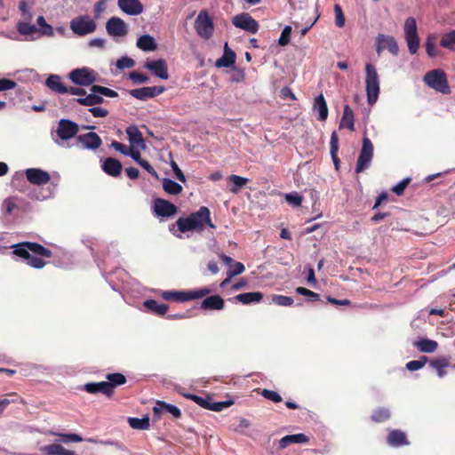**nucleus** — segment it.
<instances>
[{"label": "nucleus", "instance_id": "obj_1", "mask_svg": "<svg viewBox=\"0 0 455 455\" xmlns=\"http://www.w3.org/2000/svg\"><path fill=\"white\" fill-rule=\"evenodd\" d=\"M12 247L13 253L26 259L27 264L34 268H43L46 264L39 256L45 258L52 256L50 250L36 243L24 242Z\"/></svg>", "mask_w": 455, "mask_h": 455}, {"label": "nucleus", "instance_id": "obj_2", "mask_svg": "<svg viewBox=\"0 0 455 455\" xmlns=\"http://www.w3.org/2000/svg\"><path fill=\"white\" fill-rule=\"evenodd\" d=\"M210 210L202 206L196 212L191 213L187 218H180L176 224L180 232H187L191 230H203L205 225L211 228H215V225L211 220Z\"/></svg>", "mask_w": 455, "mask_h": 455}, {"label": "nucleus", "instance_id": "obj_3", "mask_svg": "<svg viewBox=\"0 0 455 455\" xmlns=\"http://www.w3.org/2000/svg\"><path fill=\"white\" fill-rule=\"evenodd\" d=\"M78 132L79 126L76 123L68 119H60L52 136L59 147L68 148V140L75 137Z\"/></svg>", "mask_w": 455, "mask_h": 455}, {"label": "nucleus", "instance_id": "obj_4", "mask_svg": "<svg viewBox=\"0 0 455 455\" xmlns=\"http://www.w3.org/2000/svg\"><path fill=\"white\" fill-rule=\"evenodd\" d=\"M365 72L367 101L370 105H373L377 101L379 94V78L377 69L371 63L365 65Z\"/></svg>", "mask_w": 455, "mask_h": 455}, {"label": "nucleus", "instance_id": "obj_5", "mask_svg": "<svg viewBox=\"0 0 455 455\" xmlns=\"http://www.w3.org/2000/svg\"><path fill=\"white\" fill-rule=\"evenodd\" d=\"M423 81L427 86L435 90L436 92H442L443 94H449L451 92L446 75L442 69H434L427 72L424 76Z\"/></svg>", "mask_w": 455, "mask_h": 455}, {"label": "nucleus", "instance_id": "obj_6", "mask_svg": "<svg viewBox=\"0 0 455 455\" xmlns=\"http://www.w3.org/2000/svg\"><path fill=\"white\" fill-rule=\"evenodd\" d=\"M96 21L89 15H80L73 18L70 21L71 31L79 36H84L95 32Z\"/></svg>", "mask_w": 455, "mask_h": 455}, {"label": "nucleus", "instance_id": "obj_7", "mask_svg": "<svg viewBox=\"0 0 455 455\" xmlns=\"http://www.w3.org/2000/svg\"><path fill=\"white\" fill-rule=\"evenodd\" d=\"M195 29L203 39H210L214 32L212 19L206 11H201L195 20Z\"/></svg>", "mask_w": 455, "mask_h": 455}, {"label": "nucleus", "instance_id": "obj_8", "mask_svg": "<svg viewBox=\"0 0 455 455\" xmlns=\"http://www.w3.org/2000/svg\"><path fill=\"white\" fill-rule=\"evenodd\" d=\"M404 35L409 52L415 54L419 47L417 23L414 18L409 17L404 22Z\"/></svg>", "mask_w": 455, "mask_h": 455}, {"label": "nucleus", "instance_id": "obj_9", "mask_svg": "<svg viewBox=\"0 0 455 455\" xmlns=\"http://www.w3.org/2000/svg\"><path fill=\"white\" fill-rule=\"evenodd\" d=\"M373 156V145L367 137L363 138L359 157L357 159L355 172L359 173L369 168Z\"/></svg>", "mask_w": 455, "mask_h": 455}, {"label": "nucleus", "instance_id": "obj_10", "mask_svg": "<svg viewBox=\"0 0 455 455\" xmlns=\"http://www.w3.org/2000/svg\"><path fill=\"white\" fill-rule=\"evenodd\" d=\"M68 77L76 84L87 86L96 81V72L92 68L84 67L72 70Z\"/></svg>", "mask_w": 455, "mask_h": 455}, {"label": "nucleus", "instance_id": "obj_11", "mask_svg": "<svg viewBox=\"0 0 455 455\" xmlns=\"http://www.w3.org/2000/svg\"><path fill=\"white\" fill-rule=\"evenodd\" d=\"M106 30L110 36L120 38L128 34V26L121 18L111 17L106 22Z\"/></svg>", "mask_w": 455, "mask_h": 455}, {"label": "nucleus", "instance_id": "obj_12", "mask_svg": "<svg viewBox=\"0 0 455 455\" xmlns=\"http://www.w3.org/2000/svg\"><path fill=\"white\" fill-rule=\"evenodd\" d=\"M384 50H387L390 53L396 56L399 52V47L394 36L379 34L376 37V51L378 54H380Z\"/></svg>", "mask_w": 455, "mask_h": 455}, {"label": "nucleus", "instance_id": "obj_13", "mask_svg": "<svg viewBox=\"0 0 455 455\" xmlns=\"http://www.w3.org/2000/svg\"><path fill=\"white\" fill-rule=\"evenodd\" d=\"M233 24L235 27L251 33H256L259 29L258 22L248 13H242L235 16L233 19Z\"/></svg>", "mask_w": 455, "mask_h": 455}, {"label": "nucleus", "instance_id": "obj_14", "mask_svg": "<svg viewBox=\"0 0 455 455\" xmlns=\"http://www.w3.org/2000/svg\"><path fill=\"white\" fill-rule=\"evenodd\" d=\"M25 174L31 184L37 186L47 184L51 180L50 174L39 168L27 169Z\"/></svg>", "mask_w": 455, "mask_h": 455}, {"label": "nucleus", "instance_id": "obj_15", "mask_svg": "<svg viewBox=\"0 0 455 455\" xmlns=\"http://www.w3.org/2000/svg\"><path fill=\"white\" fill-rule=\"evenodd\" d=\"M154 211L157 216L171 217L177 212V207L167 200L157 198L154 202Z\"/></svg>", "mask_w": 455, "mask_h": 455}, {"label": "nucleus", "instance_id": "obj_16", "mask_svg": "<svg viewBox=\"0 0 455 455\" xmlns=\"http://www.w3.org/2000/svg\"><path fill=\"white\" fill-rule=\"evenodd\" d=\"M145 68L153 72L156 76L161 79L167 80L169 78L167 65L165 60L163 59L147 61L145 63Z\"/></svg>", "mask_w": 455, "mask_h": 455}, {"label": "nucleus", "instance_id": "obj_17", "mask_svg": "<svg viewBox=\"0 0 455 455\" xmlns=\"http://www.w3.org/2000/svg\"><path fill=\"white\" fill-rule=\"evenodd\" d=\"M118 7L128 15H139L143 12V5L140 0H118Z\"/></svg>", "mask_w": 455, "mask_h": 455}, {"label": "nucleus", "instance_id": "obj_18", "mask_svg": "<svg viewBox=\"0 0 455 455\" xmlns=\"http://www.w3.org/2000/svg\"><path fill=\"white\" fill-rule=\"evenodd\" d=\"M77 140L83 145L84 148L92 150L99 148L102 143L100 136L92 132L79 135Z\"/></svg>", "mask_w": 455, "mask_h": 455}, {"label": "nucleus", "instance_id": "obj_19", "mask_svg": "<svg viewBox=\"0 0 455 455\" xmlns=\"http://www.w3.org/2000/svg\"><path fill=\"white\" fill-rule=\"evenodd\" d=\"M126 133L131 143V148H138L141 149L146 148V143L144 141L141 132L138 127L132 125L126 129Z\"/></svg>", "mask_w": 455, "mask_h": 455}, {"label": "nucleus", "instance_id": "obj_20", "mask_svg": "<svg viewBox=\"0 0 455 455\" xmlns=\"http://www.w3.org/2000/svg\"><path fill=\"white\" fill-rule=\"evenodd\" d=\"M84 390L90 394L102 393L108 396L112 395V386L106 381L86 383Z\"/></svg>", "mask_w": 455, "mask_h": 455}, {"label": "nucleus", "instance_id": "obj_21", "mask_svg": "<svg viewBox=\"0 0 455 455\" xmlns=\"http://www.w3.org/2000/svg\"><path fill=\"white\" fill-rule=\"evenodd\" d=\"M40 451L44 455H76L74 451L68 450L58 443L44 445Z\"/></svg>", "mask_w": 455, "mask_h": 455}, {"label": "nucleus", "instance_id": "obj_22", "mask_svg": "<svg viewBox=\"0 0 455 455\" xmlns=\"http://www.w3.org/2000/svg\"><path fill=\"white\" fill-rule=\"evenodd\" d=\"M313 111L317 113V119L320 121H325L328 117V107L326 100L323 94L318 95L315 98L313 104Z\"/></svg>", "mask_w": 455, "mask_h": 455}, {"label": "nucleus", "instance_id": "obj_23", "mask_svg": "<svg viewBox=\"0 0 455 455\" xmlns=\"http://www.w3.org/2000/svg\"><path fill=\"white\" fill-rule=\"evenodd\" d=\"M104 172L112 177H117L122 172V164L112 157L107 158L101 166Z\"/></svg>", "mask_w": 455, "mask_h": 455}, {"label": "nucleus", "instance_id": "obj_24", "mask_svg": "<svg viewBox=\"0 0 455 455\" xmlns=\"http://www.w3.org/2000/svg\"><path fill=\"white\" fill-rule=\"evenodd\" d=\"M224 307V300L219 295L205 298L201 303V308L205 310H220Z\"/></svg>", "mask_w": 455, "mask_h": 455}, {"label": "nucleus", "instance_id": "obj_25", "mask_svg": "<svg viewBox=\"0 0 455 455\" xmlns=\"http://www.w3.org/2000/svg\"><path fill=\"white\" fill-rule=\"evenodd\" d=\"M45 84L50 90L57 93H68V87L62 84L60 76L58 75H50Z\"/></svg>", "mask_w": 455, "mask_h": 455}, {"label": "nucleus", "instance_id": "obj_26", "mask_svg": "<svg viewBox=\"0 0 455 455\" xmlns=\"http://www.w3.org/2000/svg\"><path fill=\"white\" fill-rule=\"evenodd\" d=\"M136 46L144 52H154L157 49L155 38L149 35H143L137 39Z\"/></svg>", "mask_w": 455, "mask_h": 455}, {"label": "nucleus", "instance_id": "obj_27", "mask_svg": "<svg viewBox=\"0 0 455 455\" xmlns=\"http://www.w3.org/2000/svg\"><path fill=\"white\" fill-rule=\"evenodd\" d=\"M343 128H347L352 132L355 130L354 112L348 105L344 107L343 116L339 122V129Z\"/></svg>", "mask_w": 455, "mask_h": 455}, {"label": "nucleus", "instance_id": "obj_28", "mask_svg": "<svg viewBox=\"0 0 455 455\" xmlns=\"http://www.w3.org/2000/svg\"><path fill=\"white\" fill-rule=\"evenodd\" d=\"M308 442V437L304 434H295L285 435L279 441L280 449H284L291 443H306Z\"/></svg>", "mask_w": 455, "mask_h": 455}, {"label": "nucleus", "instance_id": "obj_29", "mask_svg": "<svg viewBox=\"0 0 455 455\" xmlns=\"http://www.w3.org/2000/svg\"><path fill=\"white\" fill-rule=\"evenodd\" d=\"M387 443L392 447H399L409 444L406 435L400 430H393L387 436Z\"/></svg>", "mask_w": 455, "mask_h": 455}, {"label": "nucleus", "instance_id": "obj_30", "mask_svg": "<svg viewBox=\"0 0 455 455\" xmlns=\"http://www.w3.org/2000/svg\"><path fill=\"white\" fill-rule=\"evenodd\" d=\"M235 61V52L228 48V44L225 45L224 54L221 58L217 60L216 66L219 68H228L231 67Z\"/></svg>", "mask_w": 455, "mask_h": 455}, {"label": "nucleus", "instance_id": "obj_31", "mask_svg": "<svg viewBox=\"0 0 455 455\" xmlns=\"http://www.w3.org/2000/svg\"><path fill=\"white\" fill-rule=\"evenodd\" d=\"M34 2L28 4L26 0H21L19 4L20 12V21H31L34 19L33 12Z\"/></svg>", "mask_w": 455, "mask_h": 455}, {"label": "nucleus", "instance_id": "obj_32", "mask_svg": "<svg viewBox=\"0 0 455 455\" xmlns=\"http://www.w3.org/2000/svg\"><path fill=\"white\" fill-rule=\"evenodd\" d=\"M414 346L423 353H433L438 347L436 341L428 339H419L414 343Z\"/></svg>", "mask_w": 455, "mask_h": 455}, {"label": "nucleus", "instance_id": "obj_33", "mask_svg": "<svg viewBox=\"0 0 455 455\" xmlns=\"http://www.w3.org/2000/svg\"><path fill=\"white\" fill-rule=\"evenodd\" d=\"M228 180L232 183L229 190L234 194L238 193L241 188H243L249 181L247 178H243L235 174L228 176Z\"/></svg>", "mask_w": 455, "mask_h": 455}, {"label": "nucleus", "instance_id": "obj_34", "mask_svg": "<svg viewBox=\"0 0 455 455\" xmlns=\"http://www.w3.org/2000/svg\"><path fill=\"white\" fill-rule=\"evenodd\" d=\"M76 101L83 106L94 107L95 105L102 103L103 98L98 95V92H92L85 97L78 98Z\"/></svg>", "mask_w": 455, "mask_h": 455}, {"label": "nucleus", "instance_id": "obj_35", "mask_svg": "<svg viewBox=\"0 0 455 455\" xmlns=\"http://www.w3.org/2000/svg\"><path fill=\"white\" fill-rule=\"evenodd\" d=\"M144 306L150 312H153L158 315H165L168 310V306L166 304H159L157 301L154 299L146 300L144 302Z\"/></svg>", "mask_w": 455, "mask_h": 455}, {"label": "nucleus", "instance_id": "obj_36", "mask_svg": "<svg viewBox=\"0 0 455 455\" xmlns=\"http://www.w3.org/2000/svg\"><path fill=\"white\" fill-rule=\"evenodd\" d=\"M262 298V293L259 291L241 293L235 297V299L243 304L259 302Z\"/></svg>", "mask_w": 455, "mask_h": 455}, {"label": "nucleus", "instance_id": "obj_37", "mask_svg": "<svg viewBox=\"0 0 455 455\" xmlns=\"http://www.w3.org/2000/svg\"><path fill=\"white\" fill-rule=\"evenodd\" d=\"M449 359L441 357L433 360L430 363V366L437 371V375L439 378H443L446 375L445 368L449 366Z\"/></svg>", "mask_w": 455, "mask_h": 455}, {"label": "nucleus", "instance_id": "obj_38", "mask_svg": "<svg viewBox=\"0 0 455 455\" xmlns=\"http://www.w3.org/2000/svg\"><path fill=\"white\" fill-rule=\"evenodd\" d=\"M163 188L170 195H179L182 191V187L171 179L163 180Z\"/></svg>", "mask_w": 455, "mask_h": 455}, {"label": "nucleus", "instance_id": "obj_39", "mask_svg": "<svg viewBox=\"0 0 455 455\" xmlns=\"http://www.w3.org/2000/svg\"><path fill=\"white\" fill-rule=\"evenodd\" d=\"M128 423L132 428L140 429V430L148 429V427L150 426L148 417H144L142 419L129 418Z\"/></svg>", "mask_w": 455, "mask_h": 455}, {"label": "nucleus", "instance_id": "obj_40", "mask_svg": "<svg viewBox=\"0 0 455 455\" xmlns=\"http://www.w3.org/2000/svg\"><path fill=\"white\" fill-rule=\"evenodd\" d=\"M159 410L161 411H164L172 414L174 418H180L181 415L180 410L175 405L166 403L164 402H158ZM154 411L156 412L158 408H154Z\"/></svg>", "mask_w": 455, "mask_h": 455}, {"label": "nucleus", "instance_id": "obj_41", "mask_svg": "<svg viewBox=\"0 0 455 455\" xmlns=\"http://www.w3.org/2000/svg\"><path fill=\"white\" fill-rule=\"evenodd\" d=\"M440 44L448 50L455 52V29L443 36Z\"/></svg>", "mask_w": 455, "mask_h": 455}, {"label": "nucleus", "instance_id": "obj_42", "mask_svg": "<svg viewBox=\"0 0 455 455\" xmlns=\"http://www.w3.org/2000/svg\"><path fill=\"white\" fill-rule=\"evenodd\" d=\"M31 21H19L17 23V30L22 36H30L37 31L35 25Z\"/></svg>", "mask_w": 455, "mask_h": 455}, {"label": "nucleus", "instance_id": "obj_43", "mask_svg": "<svg viewBox=\"0 0 455 455\" xmlns=\"http://www.w3.org/2000/svg\"><path fill=\"white\" fill-rule=\"evenodd\" d=\"M210 292H211V290L207 287L187 291H186V301L204 298V296L208 295Z\"/></svg>", "mask_w": 455, "mask_h": 455}, {"label": "nucleus", "instance_id": "obj_44", "mask_svg": "<svg viewBox=\"0 0 455 455\" xmlns=\"http://www.w3.org/2000/svg\"><path fill=\"white\" fill-rule=\"evenodd\" d=\"M162 298L165 300L186 301V291H165L162 292Z\"/></svg>", "mask_w": 455, "mask_h": 455}, {"label": "nucleus", "instance_id": "obj_45", "mask_svg": "<svg viewBox=\"0 0 455 455\" xmlns=\"http://www.w3.org/2000/svg\"><path fill=\"white\" fill-rule=\"evenodd\" d=\"M107 384H110L112 386V392L116 386L123 385L126 382L125 377L121 373H109L107 375Z\"/></svg>", "mask_w": 455, "mask_h": 455}, {"label": "nucleus", "instance_id": "obj_46", "mask_svg": "<svg viewBox=\"0 0 455 455\" xmlns=\"http://www.w3.org/2000/svg\"><path fill=\"white\" fill-rule=\"evenodd\" d=\"M130 94L141 100H147L148 99L152 98L150 94L149 87H142L138 89H133L130 91Z\"/></svg>", "mask_w": 455, "mask_h": 455}, {"label": "nucleus", "instance_id": "obj_47", "mask_svg": "<svg viewBox=\"0 0 455 455\" xmlns=\"http://www.w3.org/2000/svg\"><path fill=\"white\" fill-rule=\"evenodd\" d=\"M271 300L274 304L281 307H290L293 304V299L284 295H273Z\"/></svg>", "mask_w": 455, "mask_h": 455}, {"label": "nucleus", "instance_id": "obj_48", "mask_svg": "<svg viewBox=\"0 0 455 455\" xmlns=\"http://www.w3.org/2000/svg\"><path fill=\"white\" fill-rule=\"evenodd\" d=\"M91 92H98V95H100L101 97L106 96L109 98H115L117 96L116 92L100 85H92L91 88Z\"/></svg>", "mask_w": 455, "mask_h": 455}, {"label": "nucleus", "instance_id": "obj_49", "mask_svg": "<svg viewBox=\"0 0 455 455\" xmlns=\"http://www.w3.org/2000/svg\"><path fill=\"white\" fill-rule=\"evenodd\" d=\"M338 134L336 132H333L331 136V154L333 160V163L335 164L336 169H338V158H337V152H338Z\"/></svg>", "mask_w": 455, "mask_h": 455}, {"label": "nucleus", "instance_id": "obj_50", "mask_svg": "<svg viewBox=\"0 0 455 455\" xmlns=\"http://www.w3.org/2000/svg\"><path fill=\"white\" fill-rule=\"evenodd\" d=\"M2 209L5 214L12 215L17 209L15 199L12 197L4 199L2 204Z\"/></svg>", "mask_w": 455, "mask_h": 455}, {"label": "nucleus", "instance_id": "obj_51", "mask_svg": "<svg viewBox=\"0 0 455 455\" xmlns=\"http://www.w3.org/2000/svg\"><path fill=\"white\" fill-rule=\"evenodd\" d=\"M52 435L60 436L63 443H78L83 441L82 436L77 434H61L52 432Z\"/></svg>", "mask_w": 455, "mask_h": 455}, {"label": "nucleus", "instance_id": "obj_52", "mask_svg": "<svg viewBox=\"0 0 455 455\" xmlns=\"http://www.w3.org/2000/svg\"><path fill=\"white\" fill-rule=\"evenodd\" d=\"M427 362V358L426 356H422L419 360H413V361L408 362L406 363V369L409 371H411L419 370L426 364Z\"/></svg>", "mask_w": 455, "mask_h": 455}, {"label": "nucleus", "instance_id": "obj_53", "mask_svg": "<svg viewBox=\"0 0 455 455\" xmlns=\"http://www.w3.org/2000/svg\"><path fill=\"white\" fill-rule=\"evenodd\" d=\"M286 202L292 206H299L303 201V197L297 192L285 195Z\"/></svg>", "mask_w": 455, "mask_h": 455}, {"label": "nucleus", "instance_id": "obj_54", "mask_svg": "<svg viewBox=\"0 0 455 455\" xmlns=\"http://www.w3.org/2000/svg\"><path fill=\"white\" fill-rule=\"evenodd\" d=\"M244 266L241 262H234L230 265L228 271L227 272V275L229 277H234L235 275H240L244 271Z\"/></svg>", "mask_w": 455, "mask_h": 455}, {"label": "nucleus", "instance_id": "obj_55", "mask_svg": "<svg viewBox=\"0 0 455 455\" xmlns=\"http://www.w3.org/2000/svg\"><path fill=\"white\" fill-rule=\"evenodd\" d=\"M390 417L387 409H379L375 411L371 416L372 419L376 422H382Z\"/></svg>", "mask_w": 455, "mask_h": 455}, {"label": "nucleus", "instance_id": "obj_56", "mask_svg": "<svg viewBox=\"0 0 455 455\" xmlns=\"http://www.w3.org/2000/svg\"><path fill=\"white\" fill-rule=\"evenodd\" d=\"M116 65L119 69L130 68L135 65V61L132 58L125 56L118 59Z\"/></svg>", "mask_w": 455, "mask_h": 455}, {"label": "nucleus", "instance_id": "obj_57", "mask_svg": "<svg viewBox=\"0 0 455 455\" xmlns=\"http://www.w3.org/2000/svg\"><path fill=\"white\" fill-rule=\"evenodd\" d=\"M335 12V24L339 28H342L345 25V17L341 7L339 4L334 6Z\"/></svg>", "mask_w": 455, "mask_h": 455}, {"label": "nucleus", "instance_id": "obj_58", "mask_svg": "<svg viewBox=\"0 0 455 455\" xmlns=\"http://www.w3.org/2000/svg\"><path fill=\"white\" fill-rule=\"evenodd\" d=\"M232 403H233V402L230 401V400L223 401V402H218V403H214V402L211 401L210 402V407H209L208 410H211V411H220L223 409H225L227 407H229Z\"/></svg>", "mask_w": 455, "mask_h": 455}, {"label": "nucleus", "instance_id": "obj_59", "mask_svg": "<svg viewBox=\"0 0 455 455\" xmlns=\"http://www.w3.org/2000/svg\"><path fill=\"white\" fill-rule=\"evenodd\" d=\"M426 50L427 55L431 58L435 57L439 54V51L436 49L435 42L431 37H428L426 42Z\"/></svg>", "mask_w": 455, "mask_h": 455}, {"label": "nucleus", "instance_id": "obj_60", "mask_svg": "<svg viewBox=\"0 0 455 455\" xmlns=\"http://www.w3.org/2000/svg\"><path fill=\"white\" fill-rule=\"evenodd\" d=\"M296 291L302 296L307 297L312 301L319 299V295L317 293H315L307 288L298 287L296 289Z\"/></svg>", "mask_w": 455, "mask_h": 455}, {"label": "nucleus", "instance_id": "obj_61", "mask_svg": "<svg viewBox=\"0 0 455 455\" xmlns=\"http://www.w3.org/2000/svg\"><path fill=\"white\" fill-rule=\"evenodd\" d=\"M291 33V27H290V26H286L283 29V31L281 33V36L278 40V43L280 45L284 46V45L288 44Z\"/></svg>", "mask_w": 455, "mask_h": 455}, {"label": "nucleus", "instance_id": "obj_62", "mask_svg": "<svg viewBox=\"0 0 455 455\" xmlns=\"http://www.w3.org/2000/svg\"><path fill=\"white\" fill-rule=\"evenodd\" d=\"M262 395L265 398L271 400L275 403H279L282 401L281 395L278 393L272 391V390L264 389L262 391Z\"/></svg>", "mask_w": 455, "mask_h": 455}, {"label": "nucleus", "instance_id": "obj_63", "mask_svg": "<svg viewBox=\"0 0 455 455\" xmlns=\"http://www.w3.org/2000/svg\"><path fill=\"white\" fill-rule=\"evenodd\" d=\"M17 84L10 79L0 78V92H4L15 88Z\"/></svg>", "mask_w": 455, "mask_h": 455}, {"label": "nucleus", "instance_id": "obj_64", "mask_svg": "<svg viewBox=\"0 0 455 455\" xmlns=\"http://www.w3.org/2000/svg\"><path fill=\"white\" fill-rule=\"evenodd\" d=\"M130 79L135 84H144L148 81V77L146 75L139 72H132L130 74Z\"/></svg>", "mask_w": 455, "mask_h": 455}]
</instances>
